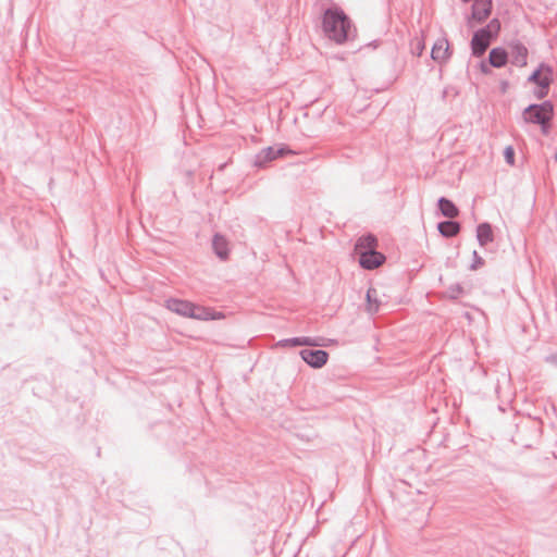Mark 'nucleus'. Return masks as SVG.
<instances>
[{
    "instance_id": "f257e3e1",
    "label": "nucleus",
    "mask_w": 557,
    "mask_h": 557,
    "mask_svg": "<svg viewBox=\"0 0 557 557\" xmlns=\"http://www.w3.org/2000/svg\"><path fill=\"white\" fill-rule=\"evenodd\" d=\"M322 26L325 35L336 44H343L354 37L355 28L349 17L341 9H326Z\"/></svg>"
},
{
    "instance_id": "f03ea898",
    "label": "nucleus",
    "mask_w": 557,
    "mask_h": 557,
    "mask_svg": "<svg viewBox=\"0 0 557 557\" xmlns=\"http://www.w3.org/2000/svg\"><path fill=\"white\" fill-rule=\"evenodd\" d=\"M500 30V22L498 18H493L490 23L476 30L471 39V50L474 57H481L485 53L491 45L493 38H495Z\"/></svg>"
},
{
    "instance_id": "7ed1b4c3",
    "label": "nucleus",
    "mask_w": 557,
    "mask_h": 557,
    "mask_svg": "<svg viewBox=\"0 0 557 557\" xmlns=\"http://www.w3.org/2000/svg\"><path fill=\"white\" fill-rule=\"evenodd\" d=\"M554 115V107L550 101L540 104H530L523 111V119L528 123L539 124L544 134H547Z\"/></svg>"
},
{
    "instance_id": "20e7f679",
    "label": "nucleus",
    "mask_w": 557,
    "mask_h": 557,
    "mask_svg": "<svg viewBox=\"0 0 557 557\" xmlns=\"http://www.w3.org/2000/svg\"><path fill=\"white\" fill-rule=\"evenodd\" d=\"M166 308L182 317L193 318L196 320H209L213 318L208 308L195 305L188 300L176 298L168 299Z\"/></svg>"
},
{
    "instance_id": "39448f33",
    "label": "nucleus",
    "mask_w": 557,
    "mask_h": 557,
    "mask_svg": "<svg viewBox=\"0 0 557 557\" xmlns=\"http://www.w3.org/2000/svg\"><path fill=\"white\" fill-rule=\"evenodd\" d=\"M294 152L286 146L280 147H267L260 150L255 156L253 164L258 168H264L271 161L282 158L286 154H293Z\"/></svg>"
},
{
    "instance_id": "423d86ee",
    "label": "nucleus",
    "mask_w": 557,
    "mask_h": 557,
    "mask_svg": "<svg viewBox=\"0 0 557 557\" xmlns=\"http://www.w3.org/2000/svg\"><path fill=\"white\" fill-rule=\"evenodd\" d=\"M493 1L492 0H474L472 4L471 15L468 18V26L473 27L475 23H483L488 18L492 13Z\"/></svg>"
},
{
    "instance_id": "0eeeda50",
    "label": "nucleus",
    "mask_w": 557,
    "mask_h": 557,
    "mask_svg": "<svg viewBox=\"0 0 557 557\" xmlns=\"http://www.w3.org/2000/svg\"><path fill=\"white\" fill-rule=\"evenodd\" d=\"M301 359L311 368L320 369L326 364L329 352L322 349H301L299 352Z\"/></svg>"
},
{
    "instance_id": "6e6552de",
    "label": "nucleus",
    "mask_w": 557,
    "mask_h": 557,
    "mask_svg": "<svg viewBox=\"0 0 557 557\" xmlns=\"http://www.w3.org/2000/svg\"><path fill=\"white\" fill-rule=\"evenodd\" d=\"M385 256L375 249L360 252L359 264L366 270H373L383 264Z\"/></svg>"
},
{
    "instance_id": "1a4fd4ad",
    "label": "nucleus",
    "mask_w": 557,
    "mask_h": 557,
    "mask_svg": "<svg viewBox=\"0 0 557 557\" xmlns=\"http://www.w3.org/2000/svg\"><path fill=\"white\" fill-rule=\"evenodd\" d=\"M511 64L516 66L527 65L528 49L520 41L516 40L509 45V53Z\"/></svg>"
},
{
    "instance_id": "9d476101",
    "label": "nucleus",
    "mask_w": 557,
    "mask_h": 557,
    "mask_svg": "<svg viewBox=\"0 0 557 557\" xmlns=\"http://www.w3.org/2000/svg\"><path fill=\"white\" fill-rule=\"evenodd\" d=\"M545 70L547 74L543 75L541 70L534 71L530 77L529 81L536 84L542 88L541 94L539 95L540 98H543L547 95L548 87L552 83V70L549 66H545Z\"/></svg>"
},
{
    "instance_id": "9b49d317",
    "label": "nucleus",
    "mask_w": 557,
    "mask_h": 557,
    "mask_svg": "<svg viewBox=\"0 0 557 557\" xmlns=\"http://www.w3.org/2000/svg\"><path fill=\"white\" fill-rule=\"evenodd\" d=\"M321 338L318 337H309V336H300V337H292L285 338L277 342V346L280 347H296V346H310L317 347L321 346Z\"/></svg>"
},
{
    "instance_id": "f8f14e48",
    "label": "nucleus",
    "mask_w": 557,
    "mask_h": 557,
    "mask_svg": "<svg viewBox=\"0 0 557 557\" xmlns=\"http://www.w3.org/2000/svg\"><path fill=\"white\" fill-rule=\"evenodd\" d=\"M212 248H213L214 253L221 260H226L228 258V242L223 235L215 234L213 236Z\"/></svg>"
},
{
    "instance_id": "ddd939ff",
    "label": "nucleus",
    "mask_w": 557,
    "mask_h": 557,
    "mask_svg": "<svg viewBox=\"0 0 557 557\" xmlns=\"http://www.w3.org/2000/svg\"><path fill=\"white\" fill-rule=\"evenodd\" d=\"M449 47L447 40H438L434 44L431 57L436 62H444L449 58L448 53Z\"/></svg>"
},
{
    "instance_id": "4468645a",
    "label": "nucleus",
    "mask_w": 557,
    "mask_h": 557,
    "mask_svg": "<svg viewBox=\"0 0 557 557\" xmlns=\"http://www.w3.org/2000/svg\"><path fill=\"white\" fill-rule=\"evenodd\" d=\"M376 246H377L376 237L372 234H368V235H363L358 238V240L355 245V250L359 256L360 252L373 250L376 248Z\"/></svg>"
},
{
    "instance_id": "2eb2a0df",
    "label": "nucleus",
    "mask_w": 557,
    "mask_h": 557,
    "mask_svg": "<svg viewBox=\"0 0 557 557\" xmlns=\"http://www.w3.org/2000/svg\"><path fill=\"white\" fill-rule=\"evenodd\" d=\"M460 224L451 220L443 221L437 224L438 232L446 238L456 236L460 232Z\"/></svg>"
},
{
    "instance_id": "dca6fc26",
    "label": "nucleus",
    "mask_w": 557,
    "mask_h": 557,
    "mask_svg": "<svg viewBox=\"0 0 557 557\" xmlns=\"http://www.w3.org/2000/svg\"><path fill=\"white\" fill-rule=\"evenodd\" d=\"M476 238L482 247L492 243L494 240V235L491 224L486 222L479 224L476 227Z\"/></svg>"
},
{
    "instance_id": "f3484780",
    "label": "nucleus",
    "mask_w": 557,
    "mask_h": 557,
    "mask_svg": "<svg viewBox=\"0 0 557 557\" xmlns=\"http://www.w3.org/2000/svg\"><path fill=\"white\" fill-rule=\"evenodd\" d=\"M490 64L494 67H502L508 61V52L503 48H494L488 54Z\"/></svg>"
},
{
    "instance_id": "a211bd4d",
    "label": "nucleus",
    "mask_w": 557,
    "mask_h": 557,
    "mask_svg": "<svg viewBox=\"0 0 557 557\" xmlns=\"http://www.w3.org/2000/svg\"><path fill=\"white\" fill-rule=\"evenodd\" d=\"M437 206L441 213L446 218L454 219L459 214V210L456 205L445 197H441L438 199Z\"/></svg>"
},
{
    "instance_id": "6ab92c4d",
    "label": "nucleus",
    "mask_w": 557,
    "mask_h": 557,
    "mask_svg": "<svg viewBox=\"0 0 557 557\" xmlns=\"http://www.w3.org/2000/svg\"><path fill=\"white\" fill-rule=\"evenodd\" d=\"M376 290L373 288H369L367 292V300H368V310L370 312H376L377 311V300L375 298Z\"/></svg>"
},
{
    "instance_id": "aec40b11",
    "label": "nucleus",
    "mask_w": 557,
    "mask_h": 557,
    "mask_svg": "<svg viewBox=\"0 0 557 557\" xmlns=\"http://www.w3.org/2000/svg\"><path fill=\"white\" fill-rule=\"evenodd\" d=\"M463 293V287L460 284H453L448 287L446 294L450 299H457Z\"/></svg>"
},
{
    "instance_id": "412c9836",
    "label": "nucleus",
    "mask_w": 557,
    "mask_h": 557,
    "mask_svg": "<svg viewBox=\"0 0 557 557\" xmlns=\"http://www.w3.org/2000/svg\"><path fill=\"white\" fill-rule=\"evenodd\" d=\"M504 156L508 164L512 165L515 163V151L511 146L505 148Z\"/></svg>"
},
{
    "instance_id": "4be33fe9",
    "label": "nucleus",
    "mask_w": 557,
    "mask_h": 557,
    "mask_svg": "<svg viewBox=\"0 0 557 557\" xmlns=\"http://www.w3.org/2000/svg\"><path fill=\"white\" fill-rule=\"evenodd\" d=\"M484 261L483 259L479 256V253L474 250L473 251V263L471 264L470 269L471 270H476L478 268H480L481 265H483Z\"/></svg>"
},
{
    "instance_id": "5701e85b",
    "label": "nucleus",
    "mask_w": 557,
    "mask_h": 557,
    "mask_svg": "<svg viewBox=\"0 0 557 557\" xmlns=\"http://www.w3.org/2000/svg\"><path fill=\"white\" fill-rule=\"evenodd\" d=\"M545 361L557 367V351L545 357Z\"/></svg>"
},
{
    "instance_id": "b1692460",
    "label": "nucleus",
    "mask_w": 557,
    "mask_h": 557,
    "mask_svg": "<svg viewBox=\"0 0 557 557\" xmlns=\"http://www.w3.org/2000/svg\"><path fill=\"white\" fill-rule=\"evenodd\" d=\"M481 66H482V71L486 72V65L484 63H482Z\"/></svg>"
}]
</instances>
